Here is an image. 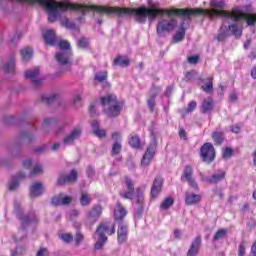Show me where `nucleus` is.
Here are the masks:
<instances>
[{"label": "nucleus", "instance_id": "nucleus-1", "mask_svg": "<svg viewBox=\"0 0 256 256\" xmlns=\"http://www.w3.org/2000/svg\"><path fill=\"white\" fill-rule=\"evenodd\" d=\"M188 9H159L155 7L150 8H121V7H110L108 11L115 15H133L138 23H145L147 17L149 21H155L158 15H167V18H163L158 22L156 31L160 37H165L166 33H171L177 27V20L172 18L171 15H178L180 17H189L187 14H179L174 11H187Z\"/></svg>", "mask_w": 256, "mask_h": 256}, {"label": "nucleus", "instance_id": "nucleus-2", "mask_svg": "<svg viewBox=\"0 0 256 256\" xmlns=\"http://www.w3.org/2000/svg\"><path fill=\"white\" fill-rule=\"evenodd\" d=\"M211 10L203 9H190V10H174V13L179 15H208V17H223L224 21H232L229 25V30L235 35V37H241L243 35V22L246 21L247 25L253 26L256 23V14H246L241 10H233L227 12L225 9V1L212 0L210 1Z\"/></svg>", "mask_w": 256, "mask_h": 256}, {"label": "nucleus", "instance_id": "nucleus-3", "mask_svg": "<svg viewBox=\"0 0 256 256\" xmlns=\"http://www.w3.org/2000/svg\"><path fill=\"white\" fill-rule=\"evenodd\" d=\"M101 105L108 117H117L121 113L123 104L117 101V96L109 94L101 98Z\"/></svg>", "mask_w": 256, "mask_h": 256}, {"label": "nucleus", "instance_id": "nucleus-4", "mask_svg": "<svg viewBox=\"0 0 256 256\" xmlns=\"http://www.w3.org/2000/svg\"><path fill=\"white\" fill-rule=\"evenodd\" d=\"M126 189L127 191H121L120 196L123 199H130V201H135L139 205V209L143 211V189L138 188L135 193V187L133 186V181L129 178L126 179Z\"/></svg>", "mask_w": 256, "mask_h": 256}, {"label": "nucleus", "instance_id": "nucleus-5", "mask_svg": "<svg viewBox=\"0 0 256 256\" xmlns=\"http://www.w3.org/2000/svg\"><path fill=\"white\" fill-rule=\"evenodd\" d=\"M107 235H115V224L102 223L96 229V234L98 235V241L95 244V249H102L103 245L107 243Z\"/></svg>", "mask_w": 256, "mask_h": 256}, {"label": "nucleus", "instance_id": "nucleus-6", "mask_svg": "<svg viewBox=\"0 0 256 256\" xmlns=\"http://www.w3.org/2000/svg\"><path fill=\"white\" fill-rule=\"evenodd\" d=\"M60 52L56 54V61L60 65L71 67V44L63 40L58 43Z\"/></svg>", "mask_w": 256, "mask_h": 256}, {"label": "nucleus", "instance_id": "nucleus-7", "mask_svg": "<svg viewBox=\"0 0 256 256\" xmlns=\"http://www.w3.org/2000/svg\"><path fill=\"white\" fill-rule=\"evenodd\" d=\"M200 156L205 163L215 161V147L213 144L207 142L200 148Z\"/></svg>", "mask_w": 256, "mask_h": 256}, {"label": "nucleus", "instance_id": "nucleus-8", "mask_svg": "<svg viewBox=\"0 0 256 256\" xmlns=\"http://www.w3.org/2000/svg\"><path fill=\"white\" fill-rule=\"evenodd\" d=\"M181 181H187L188 185L192 187V189L199 191V185L193 178V167L191 165L185 166Z\"/></svg>", "mask_w": 256, "mask_h": 256}, {"label": "nucleus", "instance_id": "nucleus-9", "mask_svg": "<svg viewBox=\"0 0 256 256\" xmlns=\"http://www.w3.org/2000/svg\"><path fill=\"white\" fill-rule=\"evenodd\" d=\"M155 151H157V142L153 141L152 143H150V145L148 146L146 152L142 157V160H141L142 167H147L148 165L151 164V161H153V157H155Z\"/></svg>", "mask_w": 256, "mask_h": 256}, {"label": "nucleus", "instance_id": "nucleus-10", "mask_svg": "<svg viewBox=\"0 0 256 256\" xmlns=\"http://www.w3.org/2000/svg\"><path fill=\"white\" fill-rule=\"evenodd\" d=\"M155 151H157V142L153 141L152 143H150V145L148 146L146 152L142 157V160H141L142 167H147L148 165L151 164V161H153V157H155Z\"/></svg>", "mask_w": 256, "mask_h": 256}, {"label": "nucleus", "instance_id": "nucleus-11", "mask_svg": "<svg viewBox=\"0 0 256 256\" xmlns=\"http://www.w3.org/2000/svg\"><path fill=\"white\" fill-rule=\"evenodd\" d=\"M101 215H103V208L101 206L97 205L92 207L86 214V223H88V225H95Z\"/></svg>", "mask_w": 256, "mask_h": 256}, {"label": "nucleus", "instance_id": "nucleus-12", "mask_svg": "<svg viewBox=\"0 0 256 256\" xmlns=\"http://www.w3.org/2000/svg\"><path fill=\"white\" fill-rule=\"evenodd\" d=\"M127 217V210L123 207L121 202L116 203V207L114 208V219L119 223H123V220Z\"/></svg>", "mask_w": 256, "mask_h": 256}, {"label": "nucleus", "instance_id": "nucleus-13", "mask_svg": "<svg viewBox=\"0 0 256 256\" xmlns=\"http://www.w3.org/2000/svg\"><path fill=\"white\" fill-rule=\"evenodd\" d=\"M81 129L79 127L74 128L68 136L63 139V145H73L79 137H81Z\"/></svg>", "mask_w": 256, "mask_h": 256}, {"label": "nucleus", "instance_id": "nucleus-14", "mask_svg": "<svg viewBox=\"0 0 256 256\" xmlns=\"http://www.w3.org/2000/svg\"><path fill=\"white\" fill-rule=\"evenodd\" d=\"M81 129L79 127L74 128L68 136L63 139V145H73L79 137H81Z\"/></svg>", "mask_w": 256, "mask_h": 256}, {"label": "nucleus", "instance_id": "nucleus-15", "mask_svg": "<svg viewBox=\"0 0 256 256\" xmlns=\"http://www.w3.org/2000/svg\"><path fill=\"white\" fill-rule=\"evenodd\" d=\"M77 181V171L72 170L69 175L62 174L58 178L57 185H67Z\"/></svg>", "mask_w": 256, "mask_h": 256}, {"label": "nucleus", "instance_id": "nucleus-16", "mask_svg": "<svg viewBox=\"0 0 256 256\" xmlns=\"http://www.w3.org/2000/svg\"><path fill=\"white\" fill-rule=\"evenodd\" d=\"M112 139H114V141H116L113 145H112V151H111V155L113 157H115V155H119V153H121V134L114 132L112 134Z\"/></svg>", "mask_w": 256, "mask_h": 256}, {"label": "nucleus", "instance_id": "nucleus-17", "mask_svg": "<svg viewBox=\"0 0 256 256\" xmlns=\"http://www.w3.org/2000/svg\"><path fill=\"white\" fill-rule=\"evenodd\" d=\"M26 79H30L38 87V85H41V78H39V68H35L33 70H27L25 72Z\"/></svg>", "mask_w": 256, "mask_h": 256}, {"label": "nucleus", "instance_id": "nucleus-18", "mask_svg": "<svg viewBox=\"0 0 256 256\" xmlns=\"http://www.w3.org/2000/svg\"><path fill=\"white\" fill-rule=\"evenodd\" d=\"M45 192L43 183L35 182L30 186V197H41V194Z\"/></svg>", "mask_w": 256, "mask_h": 256}, {"label": "nucleus", "instance_id": "nucleus-19", "mask_svg": "<svg viewBox=\"0 0 256 256\" xmlns=\"http://www.w3.org/2000/svg\"><path fill=\"white\" fill-rule=\"evenodd\" d=\"M199 249H201V236H197L192 242L188 250L187 256H197L199 253Z\"/></svg>", "mask_w": 256, "mask_h": 256}, {"label": "nucleus", "instance_id": "nucleus-20", "mask_svg": "<svg viewBox=\"0 0 256 256\" xmlns=\"http://www.w3.org/2000/svg\"><path fill=\"white\" fill-rule=\"evenodd\" d=\"M73 201V198L70 196H66L63 194H60L54 198H52V205L59 206V205H69Z\"/></svg>", "mask_w": 256, "mask_h": 256}, {"label": "nucleus", "instance_id": "nucleus-21", "mask_svg": "<svg viewBox=\"0 0 256 256\" xmlns=\"http://www.w3.org/2000/svg\"><path fill=\"white\" fill-rule=\"evenodd\" d=\"M117 235H118V243H125V241H127V235H128L127 225L123 223H119Z\"/></svg>", "mask_w": 256, "mask_h": 256}, {"label": "nucleus", "instance_id": "nucleus-22", "mask_svg": "<svg viewBox=\"0 0 256 256\" xmlns=\"http://www.w3.org/2000/svg\"><path fill=\"white\" fill-rule=\"evenodd\" d=\"M161 187H163V179L159 177L155 178L151 189L152 197H157L161 193Z\"/></svg>", "mask_w": 256, "mask_h": 256}, {"label": "nucleus", "instance_id": "nucleus-23", "mask_svg": "<svg viewBox=\"0 0 256 256\" xmlns=\"http://www.w3.org/2000/svg\"><path fill=\"white\" fill-rule=\"evenodd\" d=\"M44 41H46L47 45H55L57 43V38L55 37V31L54 30H47L43 34Z\"/></svg>", "mask_w": 256, "mask_h": 256}, {"label": "nucleus", "instance_id": "nucleus-24", "mask_svg": "<svg viewBox=\"0 0 256 256\" xmlns=\"http://www.w3.org/2000/svg\"><path fill=\"white\" fill-rule=\"evenodd\" d=\"M201 201V195L199 194H186L185 203L187 205H197Z\"/></svg>", "mask_w": 256, "mask_h": 256}, {"label": "nucleus", "instance_id": "nucleus-25", "mask_svg": "<svg viewBox=\"0 0 256 256\" xmlns=\"http://www.w3.org/2000/svg\"><path fill=\"white\" fill-rule=\"evenodd\" d=\"M226 23H229V21L224 20L223 26L221 27L222 32H220L217 37L218 41H225V38L227 37V35H229V31L232 32V34H234L233 31L229 29V26L227 30V25H225Z\"/></svg>", "mask_w": 256, "mask_h": 256}, {"label": "nucleus", "instance_id": "nucleus-26", "mask_svg": "<svg viewBox=\"0 0 256 256\" xmlns=\"http://www.w3.org/2000/svg\"><path fill=\"white\" fill-rule=\"evenodd\" d=\"M213 111V98H207L202 102V113Z\"/></svg>", "mask_w": 256, "mask_h": 256}, {"label": "nucleus", "instance_id": "nucleus-27", "mask_svg": "<svg viewBox=\"0 0 256 256\" xmlns=\"http://www.w3.org/2000/svg\"><path fill=\"white\" fill-rule=\"evenodd\" d=\"M131 60L125 56H119L114 59V65H119L120 67H129Z\"/></svg>", "mask_w": 256, "mask_h": 256}, {"label": "nucleus", "instance_id": "nucleus-28", "mask_svg": "<svg viewBox=\"0 0 256 256\" xmlns=\"http://www.w3.org/2000/svg\"><path fill=\"white\" fill-rule=\"evenodd\" d=\"M92 131L97 137H105L107 135L105 130L99 128V122L92 123Z\"/></svg>", "mask_w": 256, "mask_h": 256}, {"label": "nucleus", "instance_id": "nucleus-29", "mask_svg": "<svg viewBox=\"0 0 256 256\" xmlns=\"http://www.w3.org/2000/svg\"><path fill=\"white\" fill-rule=\"evenodd\" d=\"M223 179H225V171H219L208 179V181L209 183H219V181H223Z\"/></svg>", "mask_w": 256, "mask_h": 256}, {"label": "nucleus", "instance_id": "nucleus-30", "mask_svg": "<svg viewBox=\"0 0 256 256\" xmlns=\"http://www.w3.org/2000/svg\"><path fill=\"white\" fill-rule=\"evenodd\" d=\"M173 39L174 43H180V41L185 39V28L183 26L179 28V30L174 35Z\"/></svg>", "mask_w": 256, "mask_h": 256}, {"label": "nucleus", "instance_id": "nucleus-31", "mask_svg": "<svg viewBox=\"0 0 256 256\" xmlns=\"http://www.w3.org/2000/svg\"><path fill=\"white\" fill-rule=\"evenodd\" d=\"M21 57L23 61H29L33 57V49L24 48L21 50Z\"/></svg>", "mask_w": 256, "mask_h": 256}, {"label": "nucleus", "instance_id": "nucleus-32", "mask_svg": "<svg viewBox=\"0 0 256 256\" xmlns=\"http://www.w3.org/2000/svg\"><path fill=\"white\" fill-rule=\"evenodd\" d=\"M92 198L90 194L82 193L80 197V204L82 207H87L91 204Z\"/></svg>", "mask_w": 256, "mask_h": 256}, {"label": "nucleus", "instance_id": "nucleus-33", "mask_svg": "<svg viewBox=\"0 0 256 256\" xmlns=\"http://www.w3.org/2000/svg\"><path fill=\"white\" fill-rule=\"evenodd\" d=\"M129 145L134 149H139L141 147V140L139 139V136H130Z\"/></svg>", "mask_w": 256, "mask_h": 256}, {"label": "nucleus", "instance_id": "nucleus-34", "mask_svg": "<svg viewBox=\"0 0 256 256\" xmlns=\"http://www.w3.org/2000/svg\"><path fill=\"white\" fill-rule=\"evenodd\" d=\"M23 178H25V174H22V175L18 176L17 178H13L9 183L10 191H15V189H17V187H19V179H23Z\"/></svg>", "mask_w": 256, "mask_h": 256}, {"label": "nucleus", "instance_id": "nucleus-35", "mask_svg": "<svg viewBox=\"0 0 256 256\" xmlns=\"http://www.w3.org/2000/svg\"><path fill=\"white\" fill-rule=\"evenodd\" d=\"M33 221H37V217H35L34 214H31L29 216H24L22 218V227H23V229H25V227H27V225H29V223H33Z\"/></svg>", "mask_w": 256, "mask_h": 256}, {"label": "nucleus", "instance_id": "nucleus-36", "mask_svg": "<svg viewBox=\"0 0 256 256\" xmlns=\"http://www.w3.org/2000/svg\"><path fill=\"white\" fill-rule=\"evenodd\" d=\"M212 139L216 145L223 143V132H213Z\"/></svg>", "mask_w": 256, "mask_h": 256}, {"label": "nucleus", "instance_id": "nucleus-37", "mask_svg": "<svg viewBox=\"0 0 256 256\" xmlns=\"http://www.w3.org/2000/svg\"><path fill=\"white\" fill-rule=\"evenodd\" d=\"M4 71L6 73H13L15 71V58H11L9 63L5 64Z\"/></svg>", "mask_w": 256, "mask_h": 256}, {"label": "nucleus", "instance_id": "nucleus-38", "mask_svg": "<svg viewBox=\"0 0 256 256\" xmlns=\"http://www.w3.org/2000/svg\"><path fill=\"white\" fill-rule=\"evenodd\" d=\"M227 235V230L226 229H219L216 234L213 237V241H219L220 239L225 238Z\"/></svg>", "mask_w": 256, "mask_h": 256}, {"label": "nucleus", "instance_id": "nucleus-39", "mask_svg": "<svg viewBox=\"0 0 256 256\" xmlns=\"http://www.w3.org/2000/svg\"><path fill=\"white\" fill-rule=\"evenodd\" d=\"M61 24H62L63 27H66V29H76V27H77L75 25V23L69 21L68 18L62 19Z\"/></svg>", "mask_w": 256, "mask_h": 256}, {"label": "nucleus", "instance_id": "nucleus-40", "mask_svg": "<svg viewBox=\"0 0 256 256\" xmlns=\"http://www.w3.org/2000/svg\"><path fill=\"white\" fill-rule=\"evenodd\" d=\"M41 173H43V166H41V164H37L30 172V177H35V175H41Z\"/></svg>", "mask_w": 256, "mask_h": 256}, {"label": "nucleus", "instance_id": "nucleus-41", "mask_svg": "<svg viewBox=\"0 0 256 256\" xmlns=\"http://www.w3.org/2000/svg\"><path fill=\"white\" fill-rule=\"evenodd\" d=\"M173 203H174L173 198L168 197V198H166V199L162 202V204H161V209L167 210V209H169V207H171V205H173Z\"/></svg>", "mask_w": 256, "mask_h": 256}, {"label": "nucleus", "instance_id": "nucleus-42", "mask_svg": "<svg viewBox=\"0 0 256 256\" xmlns=\"http://www.w3.org/2000/svg\"><path fill=\"white\" fill-rule=\"evenodd\" d=\"M57 121L53 118H46L42 124L43 129H47V127H53Z\"/></svg>", "mask_w": 256, "mask_h": 256}, {"label": "nucleus", "instance_id": "nucleus-43", "mask_svg": "<svg viewBox=\"0 0 256 256\" xmlns=\"http://www.w3.org/2000/svg\"><path fill=\"white\" fill-rule=\"evenodd\" d=\"M205 93H212L213 92V81L209 80L205 86L201 87Z\"/></svg>", "mask_w": 256, "mask_h": 256}, {"label": "nucleus", "instance_id": "nucleus-44", "mask_svg": "<svg viewBox=\"0 0 256 256\" xmlns=\"http://www.w3.org/2000/svg\"><path fill=\"white\" fill-rule=\"evenodd\" d=\"M96 81H99L100 83H103V81L107 80V72H100L95 75Z\"/></svg>", "mask_w": 256, "mask_h": 256}, {"label": "nucleus", "instance_id": "nucleus-45", "mask_svg": "<svg viewBox=\"0 0 256 256\" xmlns=\"http://www.w3.org/2000/svg\"><path fill=\"white\" fill-rule=\"evenodd\" d=\"M59 238L64 241V243H71L73 241V235L71 234H61Z\"/></svg>", "mask_w": 256, "mask_h": 256}, {"label": "nucleus", "instance_id": "nucleus-46", "mask_svg": "<svg viewBox=\"0 0 256 256\" xmlns=\"http://www.w3.org/2000/svg\"><path fill=\"white\" fill-rule=\"evenodd\" d=\"M232 155H233V149H231V148H226L222 152L223 159H230V157H232Z\"/></svg>", "mask_w": 256, "mask_h": 256}, {"label": "nucleus", "instance_id": "nucleus-47", "mask_svg": "<svg viewBox=\"0 0 256 256\" xmlns=\"http://www.w3.org/2000/svg\"><path fill=\"white\" fill-rule=\"evenodd\" d=\"M89 45V40L86 38H81L78 40V46L81 47L82 49H85Z\"/></svg>", "mask_w": 256, "mask_h": 256}, {"label": "nucleus", "instance_id": "nucleus-48", "mask_svg": "<svg viewBox=\"0 0 256 256\" xmlns=\"http://www.w3.org/2000/svg\"><path fill=\"white\" fill-rule=\"evenodd\" d=\"M196 108H197V102L191 101V102L188 104V108H187V110H186V113H192V111H195Z\"/></svg>", "mask_w": 256, "mask_h": 256}, {"label": "nucleus", "instance_id": "nucleus-49", "mask_svg": "<svg viewBox=\"0 0 256 256\" xmlns=\"http://www.w3.org/2000/svg\"><path fill=\"white\" fill-rule=\"evenodd\" d=\"M148 107H149L150 111H153V109H155V95L151 96L148 99Z\"/></svg>", "mask_w": 256, "mask_h": 256}, {"label": "nucleus", "instance_id": "nucleus-50", "mask_svg": "<svg viewBox=\"0 0 256 256\" xmlns=\"http://www.w3.org/2000/svg\"><path fill=\"white\" fill-rule=\"evenodd\" d=\"M42 101H44V103H53V101H55V95L43 96Z\"/></svg>", "mask_w": 256, "mask_h": 256}, {"label": "nucleus", "instance_id": "nucleus-51", "mask_svg": "<svg viewBox=\"0 0 256 256\" xmlns=\"http://www.w3.org/2000/svg\"><path fill=\"white\" fill-rule=\"evenodd\" d=\"M36 256H49V250H47V248H41L38 250Z\"/></svg>", "mask_w": 256, "mask_h": 256}, {"label": "nucleus", "instance_id": "nucleus-52", "mask_svg": "<svg viewBox=\"0 0 256 256\" xmlns=\"http://www.w3.org/2000/svg\"><path fill=\"white\" fill-rule=\"evenodd\" d=\"M245 249H246L245 243H241L238 248V252H239L238 256H245Z\"/></svg>", "mask_w": 256, "mask_h": 256}, {"label": "nucleus", "instance_id": "nucleus-53", "mask_svg": "<svg viewBox=\"0 0 256 256\" xmlns=\"http://www.w3.org/2000/svg\"><path fill=\"white\" fill-rule=\"evenodd\" d=\"M199 61V56L195 55V56H191L188 58V63H190L191 65H196V63H198Z\"/></svg>", "mask_w": 256, "mask_h": 256}, {"label": "nucleus", "instance_id": "nucleus-54", "mask_svg": "<svg viewBox=\"0 0 256 256\" xmlns=\"http://www.w3.org/2000/svg\"><path fill=\"white\" fill-rule=\"evenodd\" d=\"M74 241H75L76 245H79V243H81V241H83V234H81L80 232H77Z\"/></svg>", "mask_w": 256, "mask_h": 256}, {"label": "nucleus", "instance_id": "nucleus-55", "mask_svg": "<svg viewBox=\"0 0 256 256\" xmlns=\"http://www.w3.org/2000/svg\"><path fill=\"white\" fill-rule=\"evenodd\" d=\"M81 94H77L75 97H74V100H73V105H75V107H77V105H79V103H81Z\"/></svg>", "mask_w": 256, "mask_h": 256}, {"label": "nucleus", "instance_id": "nucleus-56", "mask_svg": "<svg viewBox=\"0 0 256 256\" xmlns=\"http://www.w3.org/2000/svg\"><path fill=\"white\" fill-rule=\"evenodd\" d=\"M179 137L181 139H184V141L187 140V132H185V129L180 128V130H179Z\"/></svg>", "mask_w": 256, "mask_h": 256}, {"label": "nucleus", "instance_id": "nucleus-57", "mask_svg": "<svg viewBox=\"0 0 256 256\" xmlns=\"http://www.w3.org/2000/svg\"><path fill=\"white\" fill-rule=\"evenodd\" d=\"M87 175H88V177H93V175H95V169H93V167H88Z\"/></svg>", "mask_w": 256, "mask_h": 256}, {"label": "nucleus", "instance_id": "nucleus-58", "mask_svg": "<svg viewBox=\"0 0 256 256\" xmlns=\"http://www.w3.org/2000/svg\"><path fill=\"white\" fill-rule=\"evenodd\" d=\"M23 165H24L25 169H29L31 167V160L30 159H26L23 162Z\"/></svg>", "mask_w": 256, "mask_h": 256}, {"label": "nucleus", "instance_id": "nucleus-59", "mask_svg": "<svg viewBox=\"0 0 256 256\" xmlns=\"http://www.w3.org/2000/svg\"><path fill=\"white\" fill-rule=\"evenodd\" d=\"M231 131L232 133H239V131H241V127H239L238 125L232 126Z\"/></svg>", "mask_w": 256, "mask_h": 256}, {"label": "nucleus", "instance_id": "nucleus-60", "mask_svg": "<svg viewBox=\"0 0 256 256\" xmlns=\"http://www.w3.org/2000/svg\"><path fill=\"white\" fill-rule=\"evenodd\" d=\"M59 147H61L60 143H54V145H52L51 149H52V151H59Z\"/></svg>", "mask_w": 256, "mask_h": 256}, {"label": "nucleus", "instance_id": "nucleus-61", "mask_svg": "<svg viewBox=\"0 0 256 256\" xmlns=\"http://www.w3.org/2000/svg\"><path fill=\"white\" fill-rule=\"evenodd\" d=\"M230 100L233 101V102L237 101V93L232 92L230 94Z\"/></svg>", "mask_w": 256, "mask_h": 256}, {"label": "nucleus", "instance_id": "nucleus-62", "mask_svg": "<svg viewBox=\"0 0 256 256\" xmlns=\"http://www.w3.org/2000/svg\"><path fill=\"white\" fill-rule=\"evenodd\" d=\"M95 112H96V107H95V105H91L90 108H89V113H90V115H95Z\"/></svg>", "mask_w": 256, "mask_h": 256}, {"label": "nucleus", "instance_id": "nucleus-63", "mask_svg": "<svg viewBox=\"0 0 256 256\" xmlns=\"http://www.w3.org/2000/svg\"><path fill=\"white\" fill-rule=\"evenodd\" d=\"M251 254L253 256H256V241L253 243L252 248H251Z\"/></svg>", "mask_w": 256, "mask_h": 256}, {"label": "nucleus", "instance_id": "nucleus-64", "mask_svg": "<svg viewBox=\"0 0 256 256\" xmlns=\"http://www.w3.org/2000/svg\"><path fill=\"white\" fill-rule=\"evenodd\" d=\"M251 76L253 77V79H256V66L252 69Z\"/></svg>", "mask_w": 256, "mask_h": 256}]
</instances>
